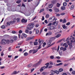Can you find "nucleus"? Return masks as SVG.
I'll list each match as a JSON object with an SVG mask.
<instances>
[{
  "instance_id": "39",
  "label": "nucleus",
  "mask_w": 75,
  "mask_h": 75,
  "mask_svg": "<svg viewBox=\"0 0 75 75\" xmlns=\"http://www.w3.org/2000/svg\"><path fill=\"white\" fill-rule=\"evenodd\" d=\"M68 45H69V47H72V45L71 43H68Z\"/></svg>"
},
{
  "instance_id": "20",
  "label": "nucleus",
  "mask_w": 75,
  "mask_h": 75,
  "mask_svg": "<svg viewBox=\"0 0 75 75\" xmlns=\"http://www.w3.org/2000/svg\"><path fill=\"white\" fill-rule=\"evenodd\" d=\"M22 35L25 38H26L27 37V35L26 34H25L24 33H22Z\"/></svg>"
},
{
  "instance_id": "49",
  "label": "nucleus",
  "mask_w": 75,
  "mask_h": 75,
  "mask_svg": "<svg viewBox=\"0 0 75 75\" xmlns=\"http://www.w3.org/2000/svg\"><path fill=\"white\" fill-rule=\"evenodd\" d=\"M67 50V48L66 47H63V51H65L66 50Z\"/></svg>"
},
{
  "instance_id": "44",
  "label": "nucleus",
  "mask_w": 75,
  "mask_h": 75,
  "mask_svg": "<svg viewBox=\"0 0 75 75\" xmlns=\"http://www.w3.org/2000/svg\"><path fill=\"white\" fill-rule=\"evenodd\" d=\"M46 45V43L44 42V43H43V45H42V46L43 47H44Z\"/></svg>"
},
{
  "instance_id": "63",
  "label": "nucleus",
  "mask_w": 75,
  "mask_h": 75,
  "mask_svg": "<svg viewBox=\"0 0 75 75\" xmlns=\"http://www.w3.org/2000/svg\"><path fill=\"white\" fill-rule=\"evenodd\" d=\"M49 63L50 65H52V64H53V63H52V62H50Z\"/></svg>"
},
{
  "instance_id": "51",
  "label": "nucleus",
  "mask_w": 75,
  "mask_h": 75,
  "mask_svg": "<svg viewBox=\"0 0 75 75\" xmlns=\"http://www.w3.org/2000/svg\"><path fill=\"white\" fill-rule=\"evenodd\" d=\"M51 25H52V24L51 23H50L48 25H47V26H51Z\"/></svg>"
},
{
  "instance_id": "28",
  "label": "nucleus",
  "mask_w": 75,
  "mask_h": 75,
  "mask_svg": "<svg viewBox=\"0 0 75 75\" xmlns=\"http://www.w3.org/2000/svg\"><path fill=\"white\" fill-rule=\"evenodd\" d=\"M13 39L14 40H17V37L16 36H15L13 37Z\"/></svg>"
},
{
  "instance_id": "46",
  "label": "nucleus",
  "mask_w": 75,
  "mask_h": 75,
  "mask_svg": "<svg viewBox=\"0 0 75 75\" xmlns=\"http://www.w3.org/2000/svg\"><path fill=\"white\" fill-rule=\"evenodd\" d=\"M24 55L25 56H27V55H28V53L27 52H25L24 53Z\"/></svg>"
},
{
  "instance_id": "32",
  "label": "nucleus",
  "mask_w": 75,
  "mask_h": 75,
  "mask_svg": "<svg viewBox=\"0 0 75 75\" xmlns=\"http://www.w3.org/2000/svg\"><path fill=\"white\" fill-rule=\"evenodd\" d=\"M32 65H33V64L31 63L29 64L28 65V67L29 68H30V67H31V66H32Z\"/></svg>"
},
{
  "instance_id": "47",
  "label": "nucleus",
  "mask_w": 75,
  "mask_h": 75,
  "mask_svg": "<svg viewBox=\"0 0 75 75\" xmlns=\"http://www.w3.org/2000/svg\"><path fill=\"white\" fill-rule=\"evenodd\" d=\"M12 34H16V31H12Z\"/></svg>"
},
{
  "instance_id": "61",
  "label": "nucleus",
  "mask_w": 75,
  "mask_h": 75,
  "mask_svg": "<svg viewBox=\"0 0 75 75\" xmlns=\"http://www.w3.org/2000/svg\"><path fill=\"white\" fill-rule=\"evenodd\" d=\"M18 57V56H16L15 57L14 59H16V58H17Z\"/></svg>"
},
{
  "instance_id": "15",
  "label": "nucleus",
  "mask_w": 75,
  "mask_h": 75,
  "mask_svg": "<svg viewBox=\"0 0 75 75\" xmlns=\"http://www.w3.org/2000/svg\"><path fill=\"white\" fill-rule=\"evenodd\" d=\"M27 21L25 20V19H23L21 20L22 23H27Z\"/></svg>"
},
{
  "instance_id": "35",
  "label": "nucleus",
  "mask_w": 75,
  "mask_h": 75,
  "mask_svg": "<svg viewBox=\"0 0 75 75\" xmlns=\"http://www.w3.org/2000/svg\"><path fill=\"white\" fill-rule=\"evenodd\" d=\"M69 38H68L66 39V41L67 42V43L69 42Z\"/></svg>"
},
{
  "instance_id": "16",
  "label": "nucleus",
  "mask_w": 75,
  "mask_h": 75,
  "mask_svg": "<svg viewBox=\"0 0 75 75\" xmlns=\"http://www.w3.org/2000/svg\"><path fill=\"white\" fill-rule=\"evenodd\" d=\"M33 54H35V53H36L37 51H38V49H33Z\"/></svg>"
},
{
  "instance_id": "24",
  "label": "nucleus",
  "mask_w": 75,
  "mask_h": 75,
  "mask_svg": "<svg viewBox=\"0 0 75 75\" xmlns=\"http://www.w3.org/2000/svg\"><path fill=\"white\" fill-rule=\"evenodd\" d=\"M10 22H7L6 23V24L8 26H10Z\"/></svg>"
},
{
  "instance_id": "6",
  "label": "nucleus",
  "mask_w": 75,
  "mask_h": 75,
  "mask_svg": "<svg viewBox=\"0 0 75 75\" xmlns=\"http://www.w3.org/2000/svg\"><path fill=\"white\" fill-rule=\"evenodd\" d=\"M54 40V38H52L50 39L47 42V45H50L51 44V42H52V41H53Z\"/></svg>"
},
{
  "instance_id": "54",
  "label": "nucleus",
  "mask_w": 75,
  "mask_h": 75,
  "mask_svg": "<svg viewBox=\"0 0 75 75\" xmlns=\"http://www.w3.org/2000/svg\"><path fill=\"white\" fill-rule=\"evenodd\" d=\"M18 33H20V34L21 33H23V31H22V30H19V31Z\"/></svg>"
},
{
  "instance_id": "45",
  "label": "nucleus",
  "mask_w": 75,
  "mask_h": 75,
  "mask_svg": "<svg viewBox=\"0 0 75 75\" xmlns=\"http://www.w3.org/2000/svg\"><path fill=\"white\" fill-rule=\"evenodd\" d=\"M71 74L73 75H75V71H73L71 72Z\"/></svg>"
},
{
  "instance_id": "52",
  "label": "nucleus",
  "mask_w": 75,
  "mask_h": 75,
  "mask_svg": "<svg viewBox=\"0 0 75 75\" xmlns=\"http://www.w3.org/2000/svg\"><path fill=\"white\" fill-rule=\"evenodd\" d=\"M65 14V13H62L60 15L61 16H64Z\"/></svg>"
},
{
  "instance_id": "55",
  "label": "nucleus",
  "mask_w": 75,
  "mask_h": 75,
  "mask_svg": "<svg viewBox=\"0 0 75 75\" xmlns=\"http://www.w3.org/2000/svg\"><path fill=\"white\" fill-rule=\"evenodd\" d=\"M66 25H70V22H68L66 24Z\"/></svg>"
},
{
  "instance_id": "14",
  "label": "nucleus",
  "mask_w": 75,
  "mask_h": 75,
  "mask_svg": "<svg viewBox=\"0 0 75 75\" xmlns=\"http://www.w3.org/2000/svg\"><path fill=\"white\" fill-rule=\"evenodd\" d=\"M51 2L52 4H56V3H57V1L56 0H53V1H52Z\"/></svg>"
},
{
  "instance_id": "21",
  "label": "nucleus",
  "mask_w": 75,
  "mask_h": 75,
  "mask_svg": "<svg viewBox=\"0 0 75 75\" xmlns=\"http://www.w3.org/2000/svg\"><path fill=\"white\" fill-rule=\"evenodd\" d=\"M28 29L27 28V27H26V29L25 30V33L28 34Z\"/></svg>"
},
{
  "instance_id": "8",
  "label": "nucleus",
  "mask_w": 75,
  "mask_h": 75,
  "mask_svg": "<svg viewBox=\"0 0 75 75\" xmlns=\"http://www.w3.org/2000/svg\"><path fill=\"white\" fill-rule=\"evenodd\" d=\"M58 21H55L52 23V25H54L55 26H57L58 25Z\"/></svg>"
},
{
  "instance_id": "43",
  "label": "nucleus",
  "mask_w": 75,
  "mask_h": 75,
  "mask_svg": "<svg viewBox=\"0 0 75 75\" xmlns=\"http://www.w3.org/2000/svg\"><path fill=\"white\" fill-rule=\"evenodd\" d=\"M51 72L52 74H55V72L53 70H51Z\"/></svg>"
},
{
  "instance_id": "57",
  "label": "nucleus",
  "mask_w": 75,
  "mask_h": 75,
  "mask_svg": "<svg viewBox=\"0 0 75 75\" xmlns=\"http://www.w3.org/2000/svg\"><path fill=\"white\" fill-rule=\"evenodd\" d=\"M41 45H40L39 46V47L38 48V50H40L41 48Z\"/></svg>"
},
{
  "instance_id": "4",
  "label": "nucleus",
  "mask_w": 75,
  "mask_h": 75,
  "mask_svg": "<svg viewBox=\"0 0 75 75\" xmlns=\"http://www.w3.org/2000/svg\"><path fill=\"white\" fill-rule=\"evenodd\" d=\"M55 19V17L54 16H52L49 19V21L50 23H52L53 21H54Z\"/></svg>"
},
{
  "instance_id": "19",
  "label": "nucleus",
  "mask_w": 75,
  "mask_h": 75,
  "mask_svg": "<svg viewBox=\"0 0 75 75\" xmlns=\"http://www.w3.org/2000/svg\"><path fill=\"white\" fill-rule=\"evenodd\" d=\"M61 34H59L55 36L56 38H59L60 37H61Z\"/></svg>"
},
{
  "instance_id": "25",
  "label": "nucleus",
  "mask_w": 75,
  "mask_h": 75,
  "mask_svg": "<svg viewBox=\"0 0 75 75\" xmlns=\"http://www.w3.org/2000/svg\"><path fill=\"white\" fill-rule=\"evenodd\" d=\"M21 0H18L16 1V3L18 4H19V3H21Z\"/></svg>"
},
{
  "instance_id": "56",
  "label": "nucleus",
  "mask_w": 75,
  "mask_h": 75,
  "mask_svg": "<svg viewBox=\"0 0 75 75\" xmlns=\"http://www.w3.org/2000/svg\"><path fill=\"white\" fill-rule=\"evenodd\" d=\"M55 73H56L57 74H59V71H55Z\"/></svg>"
},
{
  "instance_id": "50",
  "label": "nucleus",
  "mask_w": 75,
  "mask_h": 75,
  "mask_svg": "<svg viewBox=\"0 0 75 75\" xmlns=\"http://www.w3.org/2000/svg\"><path fill=\"white\" fill-rule=\"evenodd\" d=\"M62 27L64 29H65V28H66V26H65V25H63Z\"/></svg>"
},
{
  "instance_id": "58",
  "label": "nucleus",
  "mask_w": 75,
  "mask_h": 75,
  "mask_svg": "<svg viewBox=\"0 0 75 75\" xmlns=\"http://www.w3.org/2000/svg\"><path fill=\"white\" fill-rule=\"evenodd\" d=\"M33 51V50H30L29 51V53H31Z\"/></svg>"
},
{
  "instance_id": "48",
  "label": "nucleus",
  "mask_w": 75,
  "mask_h": 75,
  "mask_svg": "<svg viewBox=\"0 0 75 75\" xmlns=\"http://www.w3.org/2000/svg\"><path fill=\"white\" fill-rule=\"evenodd\" d=\"M1 28L2 29H4V28H6V27H5V26L4 25H3L1 26Z\"/></svg>"
},
{
  "instance_id": "41",
  "label": "nucleus",
  "mask_w": 75,
  "mask_h": 75,
  "mask_svg": "<svg viewBox=\"0 0 75 75\" xmlns=\"http://www.w3.org/2000/svg\"><path fill=\"white\" fill-rule=\"evenodd\" d=\"M50 17V15L48 14H47L46 15V18H49Z\"/></svg>"
},
{
  "instance_id": "40",
  "label": "nucleus",
  "mask_w": 75,
  "mask_h": 75,
  "mask_svg": "<svg viewBox=\"0 0 75 75\" xmlns=\"http://www.w3.org/2000/svg\"><path fill=\"white\" fill-rule=\"evenodd\" d=\"M16 20H17V22H18V23H19V22H20V18H17L16 19Z\"/></svg>"
},
{
  "instance_id": "3",
  "label": "nucleus",
  "mask_w": 75,
  "mask_h": 75,
  "mask_svg": "<svg viewBox=\"0 0 75 75\" xmlns=\"http://www.w3.org/2000/svg\"><path fill=\"white\" fill-rule=\"evenodd\" d=\"M50 64L49 63H47L46 65H46V67L45 66H44L43 67H41L40 69V72H42L44 71V69H45V68H47L48 67V65H49Z\"/></svg>"
},
{
  "instance_id": "12",
  "label": "nucleus",
  "mask_w": 75,
  "mask_h": 75,
  "mask_svg": "<svg viewBox=\"0 0 75 75\" xmlns=\"http://www.w3.org/2000/svg\"><path fill=\"white\" fill-rule=\"evenodd\" d=\"M54 9L56 12H58V11H59V9H58L56 6H55L54 7Z\"/></svg>"
},
{
  "instance_id": "10",
  "label": "nucleus",
  "mask_w": 75,
  "mask_h": 75,
  "mask_svg": "<svg viewBox=\"0 0 75 75\" xmlns=\"http://www.w3.org/2000/svg\"><path fill=\"white\" fill-rule=\"evenodd\" d=\"M19 72H20V71H18L17 72L16 71H14L11 74V75H14L15 74H18Z\"/></svg>"
},
{
  "instance_id": "11",
  "label": "nucleus",
  "mask_w": 75,
  "mask_h": 75,
  "mask_svg": "<svg viewBox=\"0 0 75 75\" xmlns=\"http://www.w3.org/2000/svg\"><path fill=\"white\" fill-rule=\"evenodd\" d=\"M38 41L40 44H42L43 42H44V40H41L40 39H39Z\"/></svg>"
},
{
  "instance_id": "26",
  "label": "nucleus",
  "mask_w": 75,
  "mask_h": 75,
  "mask_svg": "<svg viewBox=\"0 0 75 75\" xmlns=\"http://www.w3.org/2000/svg\"><path fill=\"white\" fill-rule=\"evenodd\" d=\"M61 10H65V7L64 6H62L61 8Z\"/></svg>"
},
{
  "instance_id": "64",
  "label": "nucleus",
  "mask_w": 75,
  "mask_h": 75,
  "mask_svg": "<svg viewBox=\"0 0 75 75\" xmlns=\"http://www.w3.org/2000/svg\"><path fill=\"white\" fill-rule=\"evenodd\" d=\"M62 75H67V74L65 73H64Z\"/></svg>"
},
{
  "instance_id": "31",
  "label": "nucleus",
  "mask_w": 75,
  "mask_h": 75,
  "mask_svg": "<svg viewBox=\"0 0 75 75\" xmlns=\"http://www.w3.org/2000/svg\"><path fill=\"white\" fill-rule=\"evenodd\" d=\"M67 5V2H64L63 3V6H66Z\"/></svg>"
},
{
  "instance_id": "13",
  "label": "nucleus",
  "mask_w": 75,
  "mask_h": 75,
  "mask_svg": "<svg viewBox=\"0 0 75 75\" xmlns=\"http://www.w3.org/2000/svg\"><path fill=\"white\" fill-rule=\"evenodd\" d=\"M52 34V32H49L48 33H47L46 35V36L47 35H51Z\"/></svg>"
},
{
  "instance_id": "22",
  "label": "nucleus",
  "mask_w": 75,
  "mask_h": 75,
  "mask_svg": "<svg viewBox=\"0 0 75 75\" xmlns=\"http://www.w3.org/2000/svg\"><path fill=\"white\" fill-rule=\"evenodd\" d=\"M30 13H28L25 14V15L26 16H30Z\"/></svg>"
},
{
  "instance_id": "42",
  "label": "nucleus",
  "mask_w": 75,
  "mask_h": 75,
  "mask_svg": "<svg viewBox=\"0 0 75 75\" xmlns=\"http://www.w3.org/2000/svg\"><path fill=\"white\" fill-rule=\"evenodd\" d=\"M50 59H54V56L52 55L50 56Z\"/></svg>"
},
{
  "instance_id": "29",
  "label": "nucleus",
  "mask_w": 75,
  "mask_h": 75,
  "mask_svg": "<svg viewBox=\"0 0 75 75\" xmlns=\"http://www.w3.org/2000/svg\"><path fill=\"white\" fill-rule=\"evenodd\" d=\"M38 64L36 63L35 64H34L33 65V67H37V66H38Z\"/></svg>"
},
{
  "instance_id": "18",
  "label": "nucleus",
  "mask_w": 75,
  "mask_h": 75,
  "mask_svg": "<svg viewBox=\"0 0 75 75\" xmlns=\"http://www.w3.org/2000/svg\"><path fill=\"white\" fill-rule=\"evenodd\" d=\"M70 9H71V10H73V9H74V5H73L71 6L70 7Z\"/></svg>"
},
{
  "instance_id": "60",
  "label": "nucleus",
  "mask_w": 75,
  "mask_h": 75,
  "mask_svg": "<svg viewBox=\"0 0 75 75\" xmlns=\"http://www.w3.org/2000/svg\"><path fill=\"white\" fill-rule=\"evenodd\" d=\"M45 23H46V24H47L48 23V21H47V20H45Z\"/></svg>"
},
{
  "instance_id": "9",
  "label": "nucleus",
  "mask_w": 75,
  "mask_h": 75,
  "mask_svg": "<svg viewBox=\"0 0 75 75\" xmlns=\"http://www.w3.org/2000/svg\"><path fill=\"white\" fill-rule=\"evenodd\" d=\"M47 28L49 30H53V29L54 28V27L53 26H51L48 27Z\"/></svg>"
},
{
  "instance_id": "30",
  "label": "nucleus",
  "mask_w": 75,
  "mask_h": 75,
  "mask_svg": "<svg viewBox=\"0 0 75 75\" xmlns=\"http://www.w3.org/2000/svg\"><path fill=\"white\" fill-rule=\"evenodd\" d=\"M44 11V9L43 8L40 10V11L39 12V13H41V12H42V11Z\"/></svg>"
},
{
  "instance_id": "17",
  "label": "nucleus",
  "mask_w": 75,
  "mask_h": 75,
  "mask_svg": "<svg viewBox=\"0 0 75 75\" xmlns=\"http://www.w3.org/2000/svg\"><path fill=\"white\" fill-rule=\"evenodd\" d=\"M48 7H49V8H52V7H53V4H50L48 5Z\"/></svg>"
},
{
  "instance_id": "23",
  "label": "nucleus",
  "mask_w": 75,
  "mask_h": 75,
  "mask_svg": "<svg viewBox=\"0 0 75 75\" xmlns=\"http://www.w3.org/2000/svg\"><path fill=\"white\" fill-rule=\"evenodd\" d=\"M61 6V4L57 3V7H59Z\"/></svg>"
},
{
  "instance_id": "2",
  "label": "nucleus",
  "mask_w": 75,
  "mask_h": 75,
  "mask_svg": "<svg viewBox=\"0 0 75 75\" xmlns=\"http://www.w3.org/2000/svg\"><path fill=\"white\" fill-rule=\"evenodd\" d=\"M28 26H27V28L29 30H31L32 29V28H33L34 27V26L35 25L33 23H30L28 25Z\"/></svg>"
},
{
  "instance_id": "34",
  "label": "nucleus",
  "mask_w": 75,
  "mask_h": 75,
  "mask_svg": "<svg viewBox=\"0 0 75 75\" xmlns=\"http://www.w3.org/2000/svg\"><path fill=\"white\" fill-rule=\"evenodd\" d=\"M62 65V63H60L58 64H56L57 66H59V65Z\"/></svg>"
},
{
  "instance_id": "62",
  "label": "nucleus",
  "mask_w": 75,
  "mask_h": 75,
  "mask_svg": "<svg viewBox=\"0 0 75 75\" xmlns=\"http://www.w3.org/2000/svg\"><path fill=\"white\" fill-rule=\"evenodd\" d=\"M45 20L44 17V16H42V21H43V20Z\"/></svg>"
},
{
  "instance_id": "37",
  "label": "nucleus",
  "mask_w": 75,
  "mask_h": 75,
  "mask_svg": "<svg viewBox=\"0 0 75 75\" xmlns=\"http://www.w3.org/2000/svg\"><path fill=\"white\" fill-rule=\"evenodd\" d=\"M63 71V69H60L59 70V72H62V71Z\"/></svg>"
},
{
  "instance_id": "27",
  "label": "nucleus",
  "mask_w": 75,
  "mask_h": 75,
  "mask_svg": "<svg viewBox=\"0 0 75 75\" xmlns=\"http://www.w3.org/2000/svg\"><path fill=\"white\" fill-rule=\"evenodd\" d=\"M10 22V23L11 24H14V23H15V21H9Z\"/></svg>"
},
{
  "instance_id": "7",
  "label": "nucleus",
  "mask_w": 75,
  "mask_h": 75,
  "mask_svg": "<svg viewBox=\"0 0 75 75\" xmlns=\"http://www.w3.org/2000/svg\"><path fill=\"white\" fill-rule=\"evenodd\" d=\"M34 37H35V36H33L31 37L28 38H26V40L28 41L29 40H33V39Z\"/></svg>"
},
{
  "instance_id": "5",
  "label": "nucleus",
  "mask_w": 75,
  "mask_h": 75,
  "mask_svg": "<svg viewBox=\"0 0 75 75\" xmlns=\"http://www.w3.org/2000/svg\"><path fill=\"white\" fill-rule=\"evenodd\" d=\"M59 45L58 46L57 49L56 47L52 48V51L53 52H55V51L57 50V52H58L59 51Z\"/></svg>"
},
{
  "instance_id": "38",
  "label": "nucleus",
  "mask_w": 75,
  "mask_h": 75,
  "mask_svg": "<svg viewBox=\"0 0 75 75\" xmlns=\"http://www.w3.org/2000/svg\"><path fill=\"white\" fill-rule=\"evenodd\" d=\"M34 44L35 45H37L38 44V42H34Z\"/></svg>"
},
{
  "instance_id": "36",
  "label": "nucleus",
  "mask_w": 75,
  "mask_h": 75,
  "mask_svg": "<svg viewBox=\"0 0 75 75\" xmlns=\"http://www.w3.org/2000/svg\"><path fill=\"white\" fill-rule=\"evenodd\" d=\"M36 32V34H38V33H39V30H38V29H37L35 31Z\"/></svg>"
},
{
  "instance_id": "33",
  "label": "nucleus",
  "mask_w": 75,
  "mask_h": 75,
  "mask_svg": "<svg viewBox=\"0 0 75 75\" xmlns=\"http://www.w3.org/2000/svg\"><path fill=\"white\" fill-rule=\"evenodd\" d=\"M67 22V21H66V19H64L63 20V22H62L63 24Z\"/></svg>"
},
{
  "instance_id": "53",
  "label": "nucleus",
  "mask_w": 75,
  "mask_h": 75,
  "mask_svg": "<svg viewBox=\"0 0 75 75\" xmlns=\"http://www.w3.org/2000/svg\"><path fill=\"white\" fill-rule=\"evenodd\" d=\"M57 62H61L62 61H60L59 60H58L57 61Z\"/></svg>"
},
{
  "instance_id": "1",
  "label": "nucleus",
  "mask_w": 75,
  "mask_h": 75,
  "mask_svg": "<svg viewBox=\"0 0 75 75\" xmlns=\"http://www.w3.org/2000/svg\"><path fill=\"white\" fill-rule=\"evenodd\" d=\"M10 41L9 40H6L4 39H2L1 42V44L6 45L7 44H9Z\"/></svg>"
},
{
  "instance_id": "59",
  "label": "nucleus",
  "mask_w": 75,
  "mask_h": 75,
  "mask_svg": "<svg viewBox=\"0 0 75 75\" xmlns=\"http://www.w3.org/2000/svg\"><path fill=\"white\" fill-rule=\"evenodd\" d=\"M13 42H14V40H10V42H11V43H13Z\"/></svg>"
}]
</instances>
